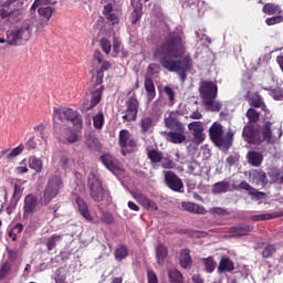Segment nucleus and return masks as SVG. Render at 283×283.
<instances>
[{
  "label": "nucleus",
  "mask_w": 283,
  "mask_h": 283,
  "mask_svg": "<svg viewBox=\"0 0 283 283\" xmlns=\"http://www.w3.org/2000/svg\"><path fill=\"white\" fill-rule=\"evenodd\" d=\"M127 255H128V252L125 245H120L115 250V260H117L118 262L125 260Z\"/></svg>",
  "instance_id": "obj_35"
},
{
  "label": "nucleus",
  "mask_w": 283,
  "mask_h": 283,
  "mask_svg": "<svg viewBox=\"0 0 283 283\" xmlns=\"http://www.w3.org/2000/svg\"><path fill=\"white\" fill-rule=\"evenodd\" d=\"M239 187L240 189H244L245 191H248V193H250V196H252L253 198H256V200L264 198V192L255 190V188L251 187V185H249V182L247 181H242Z\"/></svg>",
  "instance_id": "obj_24"
},
{
  "label": "nucleus",
  "mask_w": 283,
  "mask_h": 283,
  "mask_svg": "<svg viewBox=\"0 0 283 283\" xmlns=\"http://www.w3.org/2000/svg\"><path fill=\"white\" fill-rule=\"evenodd\" d=\"M88 187L91 190V198H93L95 202H103L105 198V188H103V184L98 176L95 174L88 176Z\"/></svg>",
  "instance_id": "obj_11"
},
{
  "label": "nucleus",
  "mask_w": 283,
  "mask_h": 283,
  "mask_svg": "<svg viewBox=\"0 0 283 283\" xmlns=\"http://www.w3.org/2000/svg\"><path fill=\"white\" fill-rule=\"evenodd\" d=\"M192 283H205V279L200 274H192Z\"/></svg>",
  "instance_id": "obj_58"
},
{
  "label": "nucleus",
  "mask_w": 283,
  "mask_h": 283,
  "mask_svg": "<svg viewBox=\"0 0 283 283\" xmlns=\"http://www.w3.org/2000/svg\"><path fill=\"white\" fill-rule=\"evenodd\" d=\"M165 93L167 94L169 101H174V90H171V87L166 86L165 88Z\"/></svg>",
  "instance_id": "obj_59"
},
{
  "label": "nucleus",
  "mask_w": 283,
  "mask_h": 283,
  "mask_svg": "<svg viewBox=\"0 0 283 283\" xmlns=\"http://www.w3.org/2000/svg\"><path fill=\"white\" fill-rule=\"evenodd\" d=\"M23 231V226L21 223H18L12 230L9 231V238L15 242L17 240V233H20Z\"/></svg>",
  "instance_id": "obj_43"
},
{
  "label": "nucleus",
  "mask_w": 283,
  "mask_h": 283,
  "mask_svg": "<svg viewBox=\"0 0 283 283\" xmlns=\"http://www.w3.org/2000/svg\"><path fill=\"white\" fill-rule=\"evenodd\" d=\"M148 70L150 72V74H158V72H160V65H158V64H150L148 66Z\"/></svg>",
  "instance_id": "obj_56"
},
{
  "label": "nucleus",
  "mask_w": 283,
  "mask_h": 283,
  "mask_svg": "<svg viewBox=\"0 0 283 283\" xmlns=\"http://www.w3.org/2000/svg\"><path fill=\"white\" fill-rule=\"evenodd\" d=\"M133 198L144 209H147V211H158V206L156 202H154L151 199L147 198L142 192H133Z\"/></svg>",
  "instance_id": "obj_14"
},
{
  "label": "nucleus",
  "mask_w": 283,
  "mask_h": 283,
  "mask_svg": "<svg viewBox=\"0 0 283 283\" xmlns=\"http://www.w3.org/2000/svg\"><path fill=\"white\" fill-rule=\"evenodd\" d=\"M64 138L67 143H78L80 136L77 130H65Z\"/></svg>",
  "instance_id": "obj_34"
},
{
  "label": "nucleus",
  "mask_w": 283,
  "mask_h": 283,
  "mask_svg": "<svg viewBox=\"0 0 283 283\" xmlns=\"http://www.w3.org/2000/svg\"><path fill=\"white\" fill-rule=\"evenodd\" d=\"M102 163L103 165H105L108 171H112L113 174H118V171H122L120 164H118V160H116V158H114L109 154L102 156Z\"/></svg>",
  "instance_id": "obj_18"
},
{
  "label": "nucleus",
  "mask_w": 283,
  "mask_h": 283,
  "mask_svg": "<svg viewBox=\"0 0 283 283\" xmlns=\"http://www.w3.org/2000/svg\"><path fill=\"white\" fill-rule=\"evenodd\" d=\"M188 129L192 132L193 143L196 145L205 143V127L202 126V122L190 123Z\"/></svg>",
  "instance_id": "obj_13"
},
{
  "label": "nucleus",
  "mask_w": 283,
  "mask_h": 283,
  "mask_svg": "<svg viewBox=\"0 0 283 283\" xmlns=\"http://www.w3.org/2000/svg\"><path fill=\"white\" fill-rule=\"evenodd\" d=\"M145 90L148 93V101H154L156 96V86H154V81L149 77L145 80Z\"/></svg>",
  "instance_id": "obj_29"
},
{
  "label": "nucleus",
  "mask_w": 283,
  "mask_h": 283,
  "mask_svg": "<svg viewBox=\"0 0 283 283\" xmlns=\"http://www.w3.org/2000/svg\"><path fill=\"white\" fill-rule=\"evenodd\" d=\"M224 271H233V262L228 258L221 259L218 268V273H224Z\"/></svg>",
  "instance_id": "obj_31"
},
{
  "label": "nucleus",
  "mask_w": 283,
  "mask_h": 283,
  "mask_svg": "<svg viewBox=\"0 0 283 283\" xmlns=\"http://www.w3.org/2000/svg\"><path fill=\"white\" fill-rule=\"evenodd\" d=\"M12 269V265L8 262H6L1 268H0V280H3L6 276L10 274V271Z\"/></svg>",
  "instance_id": "obj_42"
},
{
  "label": "nucleus",
  "mask_w": 283,
  "mask_h": 283,
  "mask_svg": "<svg viewBox=\"0 0 283 283\" xmlns=\"http://www.w3.org/2000/svg\"><path fill=\"white\" fill-rule=\"evenodd\" d=\"M104 17L111 25H118L123 11L120 10V0H104Z\"/></svg>",
  "instance_id": "obj_8"
},
{
  "label": "nucleus",
  "mask_w": 283,
  "mask_h": 283,
  "mask_svg": "<svg viewBox=\"0 0 283 283\" xmlns=\"http://www.w3.org/2000/svg\"><path fill=\"white\" fill-rule=\"evenodd\" d=\"M56 242H61L60 235H53L49 239V241L46 243L49 251H52V249H54V247H56Z\"/></svg>",
  "instance_id": "obj_45"
},
{
  "label": "nucleus",
  "mask_w": 283,
  "mask_h": 283,
  "mask_svg": "<svg viewBox=\"0 0 283 283\" xmlns=\"http://www.w3.org/2000/svg\"><path fill=\"white\" fill-rule=\"evenodd\" d=\"M251 105L254 107H261L263 111L266 109V105L262 102V97L260 95H255L250 99Z\"/></svg>",
  "instance_id": "obj_40"
},
{
  "label": "nucleus",
  "mask_w": 283,
  "mask_h": 283,
  "mask_svg": "<svg viewBox=\"0 0 283 283\" xmlns=\"http://www.w3.org/2000/svg\"><path fill=\"white\" fill-rule=\"evenodd\" d=\"M264 14H280L282 12V8L277 4L266 3L263 7Z\"/></svg>",
  "instance_id": "obj_32"
},
{
  "label": "nucleus",
  "mask_w": 283,
  "mask_h": 283,
  "mask_svg": "<svg viewBox=\"0 0 283 283\" xmlns=\"http://www.w3.org/2000/svg\"><path fill=\"white\" fill-rule=\"evenodd\" d=\"M99 65H101L102 71L109 70L112 67V64H109V62H107V61H103Z\"/></svg>",
  "instance_id": "obj_62"
},
{
  "label": "nucleus",
  "mask_w": 283,
  "mask_h": 283,
  "mask_svg": "<svg viewBox=\"0 0 283 283\" xmlns=\"http://www.w3.org/2000/svg\"><path fill=\"white\" fill-rule=\"evenodd\" d=\"M181 207H182V209H185V211H189L190 213H198L200 216H202L207 212L201 206H198V205L191 203V202H187V201H184L181 203Z\"/></svg>",
  "instance_id": "obj_23"
},
{
  "label": "nucleus",
  "mask_w": 283,
  "mask_h": 283,
  "mask_svg": "<svg viewBox=\"0 0 283 283\" xmlns=\"http://www.w3.org/2000/svg\"><path fill=\"white\" fill-rule=\"evenodd\" d=\"M101 48L105 54H109V52H112V42H109L107 39H102Z\"/></svg>",
  "instance_id": "obj_46"
},
{
  "label": "nucleus",
  "mask_w": 283,
  "mask_h": 283,
  "mask_svg": "<svg viewBox=\"0 0 283 283\" xmlns=\"http://www.w3.org/2000/svg\"><path fill=\"white\" fill-rule=\"evenodd\" d=\"M128 208L132 210V211H140V208L134 203L133 201H129L128 202Z\"/></svg>",
  "instance_id": "obj_61"
},
{
  "label": "nucleus",
  "mask_w": 283,
  "mask_h": 283,
  "mask_svg": "<svg viewBox=\"0 0 283 283\" xmlns=\"http://www.w3.org/2000/svg\"><path fill=\"white\" fill-rule=\"evenodd\" d=\"M28 164H25V159L20 163L18 167H15V174H19L20 176L23 174H28Z\"/></svg>",
  "instance_id": "obj_47"
},
{
  "label": "nucleus",
  "mask_w": 283,
  "mask_h": 283,
  "mask_svg": "<svg viewBox=\"0 0 283 283\" xmlns=\"http://www.w3.org/2000/svg\"><path fill=\"white\" fill-rule=\"evenodd\" d=\"M102 220L103 222H106V224H112V222H114V217L111 213H104Z\"/></svg>",
  "instance_id": "obj_54"
},
{
  "label": "nucleus",
  "mask_w": 283,
  "mask_h": 283,
  "mask_svg": "<svg viewBox=\"0 0 283 283\" xmlns=\"http://www.w3.org/2000/svg\"><path fill=\"white\" fill-rule=\"evenodd\" d=\"M209 136L212 143L217 145V147H224L226 149H229V147H231V139L233 138V133L228 132L224 135L222 124L214 122L212 124V127L209 128Z\"/></svg>",
  "instance_id": "obj_5"
},
{
  "label": "nucleus",
  "mask_w": 283,
  "mask_h": 283,
  "mask_svg": "<svg viewBox=\"0 0 283 283\" xmlns=\"http://www.w3.org/2000/svg\"><path fill=\"white\" fill-rule=\"evenodd\" d=\"M150 128H151V118L145 117L144 119H142L143 132H149Z\"/></svg>",
  "instance_id": "obj_49"
},
{
  "label": "nucleus",
  "mask_w": 283,
  "mask_h": 283,
  "mask_svg": "<svg viewBox=\"0 0 283 283\" xmlns=\"http://www.w3.org/2000/svg\"><path fill=\"white\" fill-rule=\"evenodd\" d=\"M156 59H160V64L168 72L179 74L181 81L187 78L185 72L191 70V57L185 55V45L180 36H170L165 43L155 50Z\"/></svg>",
  "instance_id": "obj_1"
},
{
  "label": "nucleus",
  "mask_w": 283,
  "mask_h": 283,
  "mask_svg": "<svg viewBox=\"0 0 283 283\" xmlns=\"http://www.w3.org/2000/svg\"><path fill=\"white\" fill-rule=\"evenodd\" d=\"M273 251H275V248H273V245H268V247L263 250V258H270V255L273 254Z\"/></svg>",
  "instance_id": "obj_53"
},
{
  "label": "nucleus",
  "mask_w": 283,
  "mask_h": 283,
  "mask_svg": "<svg viewBox=\"0 0 283 283\" xmlns=\"http://www.w3.org/2000/svg\"><path fill=\"white\" fill-rule=\"evenodd\" d=\"M148 283H158V276L154 271H148Z\"/></svg>",
  "instance_id": "obj_55"
},
{
  "label": "nucleus",
  "mask_w": 283,
  "mask_h": 283,
  "mask_svg": "<svg viewBox=\"0 0 283 283\" xmlns=\"http://www.w3.org/2000/svg\"><path fill=\"white\" fill-rule=\"evenodd\" d=\"M199 91L205 108L208 112H218L219 109H222V103L220 101H216V98H218V85L216 83L202 82Z\"/></svg>",
  "instance_id": "obj_3"
},
{
  "label": "nucleus",
  "mask_w": 283,
  "mask_h": 283,
  "mask_svg": "<svg viewBox=\"0 0 283 283\" xmlns=\"http://www.w3.org/2000/svg\"><path fill=\"white\" fill-rule=\"evenodd\" d=\"M165 125L168 129L185 132V125L178 122V114L176 112H167L165 114Z\"/></svg>",
  "instance_id": "obj_12"
},
{
  "label": "nucleus",
  "mask_w": 283,
  "mask_h": 283,
  "mask_svg": "<svg viewBox=\"0 0 283 283\" xmlns=\"http://www.w3.org/2000/svg\"><path fill=\"white\" fill-rule=\"evenodd\" d=\"M148 158L151 160V163H160L163 155L156 150H150L148 151Z\"/></svg>",
  "instance_id": "obj_44"
},
{
  "label": "nucleus",
  "mask_w": 283,
  "mask_h": 283,
  "mask_svg": "<svg viewBox=\"0 0 283 283\" xmlns=\"http://www.w3.org/2000/svg\"><path fill=\"white\" fill-rule=\"evenodd\" d=\"M31 34L30 24L27 22L24 27L7 31V43L9 45H23V43L30 40Z\"/></svg>",
  "instance_id": "obj_7"
},
{
  "label": "nucleus",
  "mask_w": 283,
  "mask_h": 283,
  "mask_svg": "<svg viewBox=\"0 0 283 283\" xmlns=\"http://www.w3.org/2000/svg\"><path fill=\"white\" fill-rule=\"evenodd\" d=\"M122 50H123V48H120V42L115 39L114 43H113V52H115V56H118V54H120Z\"/></svg>",
  "instance_id": "obj_51"
},
{
  "label": "nucleus",
  "mask_w": 283,
  "mask_h": 283,
  "mask_svg": "<svg viewBox=\"0 0 283 283\" xmlns=\"http://www.w3.org/2000/svg\"><path fill=\"white\" fill-rule=\"evenodd\" d=\"M52 6H54L52 0H35L33 2L31 10H38V14L43 19V22L38 25V32L43 30L48 25V21L52 19V14H54Z\"/></svg>",
  "instance_id": "obj_6"
},
{
  "label": "nucleus",
  "mask_w": 283,
  "mask_h": 283,
  "mask_svg": "<svg viewBox=\"0 0 283 283\" xmlns=\"http://www.w3.org/2000/svg\"><path fill=\"white\" fill-rule=\"evenodd\" d=\"M168 277L170 283H182V273L176 269L168 271Z\"/></svg>",
  "instance_id": "obj_33"
},
{
  "label": "nucleus",
  "mask_w": 283,
  "mask_h": 283,
  "mask_svg": "<svg viewBox=\"0 0 283 283\" xmlns=\"http://www.w3.org/2000/svg\"><path fill=\"white\" fill-rule=\"evenodd\" d=\"M166 258H167V248L163 244L157 245L156 248L157 264H164Z\"/></svg>",
  "instance_id": "obj_30"
},
{
  "label": "nucleus",
  "mask_w": 283,
  "mask_h": 283,
  "mask_svg": "<svg viewBox=\"0 0 283 283\" xmlns=\"http://www.w3.org/2000/svg\"><path fill=\"white\" fill-rule=\"evenodd\" d=\"M179 262L182 269L191 268V255L189 254V250H181Z\"/></svg>",
  "instance_id": "obj_26"
},
{
  "label": "nucleus",
  "mask_w": 283,
  "mask_h": 283,
  "mask_svg": "<svg viewBox=\"0 0 283 283\" xmlns=\"http://www.w3.org/2000/svg\"><path fill=\"white\" fill-rule=\"evenodd\" d=\"M186 139H187V136H185V130H175V132L168 133V140L170 143H174L175 145L185 143Z\"/></svg>",
  "instance_id": "obj_22"
},
{
  "label": "nucleus",
  "mask_w": 283,
  "mask_h": 283,
  "mask_svg": "<svg viewBox=\"0 0 283 283\" xmlns=\"http://www.w3.org/2000/svg\"><path fill=\"white\" fill-rule=\"evenodd\" d=\"M53 120L59 125V123H63L67 120V123H72L75 129H81L83 127V120L78 118V113H76L72 108L66 107H55L53 108Z\"/></svg>",
  "instance_id": "obj_4"
},
{
  "label": "nucleus",
  "mask_w": 283,
  "mask_h": 283,
  "mask_svg": "<svg viewBox=\"0 0 283 283\" xmlns=\"http://www.w3.org/2000/svg\"><path fill=\"white\" fill-rule=\"evenodd\" d=\"M119 146L123 149H134L136 147V140L132 138V134H129V130L123 129L119 133Z\"/></svg>",
  "instance_id": "obj_19"
},
{
  "label": "nucleus",
  "mask_w": 283,
  "mask_h": 283,
  "mask_svg": "<svg viewBox=\"0 0 283 283\" xmlns=\"http://www.w3.org/2000/svg\"><path fill=\"white\" fill-rule=\"evenodd\" d=\"M251 231H253V227L251 226H239V227L232 228L231 237L240 238V235H247V233H251Z\"/></svg>",
  "instance_id": "obj_25"
},
{
  "label": "nucleus",
  "mask_w": 283,
  "mask_h": 283,
  "mask_svg": "<svg viewBox=\"0 0 283 283\" xmlns=\"http://www.w3.org/2000/svg\"><path fill=\"white\" fill-rule=\"evenodd\" d=\"M87 145H88V147H91V149H97V147H98V139L91 138V139L87 140Z\"/></svg>",
  "instance_id": "obj_57"
},
{
  "label": "nucleus",
  "mask_w": 283,
  "mask_h": 283,
  "mask_svg": "<svg viewBox=\"0 0 283 283\" xmlns=\"http://www.w3.org/2000/svg\"><path fill=\"white\" fill-rule=\"evenodd\" d=\"M190 117L195 118L196 120H199V118H202V114H200V112H195Z\"/></svg>",
  "instance_id": "obj_64"
},
{
  "label": "nucleus",
  "mask_w": 283,
  "mask_h": 283,
  "mask_svg": "<svg viewBox=\"0 0 283 283\" xmlns=\"http://www.w3.org/2000/svg\"><path fill=\"white\" fill-rule=\"evenodd\" d=\"M94 63H98L101 65L103 63V53L101 51H96L93 55Z\"/></svg>",
  "instance_id": "obj_52"
},
{
  "label": "nucleus",
  "mask_w": 283,
  "mask_h": 283,
  "mask_svg": "<svg viewBox=\"0 0 283 283\" xmlns=\"http://www.w3.org/2000/svg\"><path fill=\"white\" fill-rule=\"evenodd\" d=\"M75 202L77 205L78 211L85 220H88V222H92L94 220V217L92 213H90V210L87 209V202H85V199L82 198L81 196H77L75 198Z\"/></svg>",
  "instance_id": "obj_21"
},
{
  "label": "nucleus",
  "mask_w": 283,
  "mask_h": 283,
  "mask_svg": "<svg viewBox=\"0 0 283 283\" xmlns=\"http://www.w3.org/2000/svg\"><path fill=\"white\" fill-rule=\"evenodd\" d=\"M94 127L96 129H101L103 127V124L105 123V117L103 116V113H98L93 117Z\"/></svg>",
  "instance_id": "obj_41"
},
{
  "label": "nucleus",
  "mask_w": 283,
  "mask_h": 283,
  "mask_svg": "<svg viewBox=\"0 0 283 283\" xmlns=\"http://www.w3.org/2000/svg\"><path fill=\"white\" fill-rule=\"evenodd\" d=\"M248 160L253 167H260V165H262V154L258 151H250L248 154Z\"/></svg>",
  "instance_id": "obj_28"
},
{
  "label": "nucleus",
  "mask_w": 283,
  "mask_h": 283,
  "mask_svg": "<svg viewBox=\"0 0 283 283\" xmlns=\"http://www.w3.org/2000/svg\"><path fill=\"white\" fill-rule=\"evenodd\" d=\"M8 255H9V260H11V262H14L17 260V251L9 250Z\"/></svg>",
  "instance_id": "obj_60"
},
{
  "label": "nucleus",
  "mask_w": 283,
  "mask_h": 283,
  "mask_svg": "<svg viewBox=\"0 0 283 283\" xmlns=\"http://www.w3.org/2000/svg\"><path fill=\"white\" fill-rule=\"evenodd\" d=\"M247 118L250 120V123H258V120H260V113H258V111L254 108H250L247 112Z\"/></svg>",
  "instance_id": "obj_39"
},
{
  "label": "nucleus",
  "mask_w": 283,
  "mask_h": 283,
  "mask_svg": "<svg viewBox=\"0 0 283 283\" xmlns=\"http://www.w3.org/2000/svg\"><path fill=\"white\" fill-rule=\"evenodd\" d=\"M23 149H25L23 144H20L18 147L13 148L11 151L7 154L8 160H12V158H17V156H20V154H23Z\"/></svg>",
  "instance_id": "obj_38"
},
{
  "label": "nucleus",
  "mask_w": 283,
  "mask_h": 283,
  "mask_svg": "<svg viewBox=\"0 0 283 283\" xmlns=\"http://www.w3.org/2000/svg\"><path fill=\"white\" fill-rule=\"evenodd\" d=\"M250 181L252 185L256 187H266V182L269 179L266 178V174L262 170H251L250 171Z\"/></svg>",
  "instance_id": "obj_17"
},
{
  "label": "nucleus",
  "mask_w": 283,
  "mask_h": 283,
  "mask_svg": "<svg viewBox=\"0 0 283 283\" xmlns=\"http://www.w3.org/2000/svg\"><path fill=\"white\" fill-rule=\"evenodd\" d=\"M140 8L142 6L139 4L132 13L133 17V23H136V21H138L140 19V17L143 15V13L140 12Z\"/></svg>",
  "instance_id": "obj_50"
},
{
  "label": "nucleus",
  "mask_w": 283,
  "mask_h": 283,
  "mask_svg": "<svg viewBox=\"0 0 283 283\" xmlns=\"http://www.w3.org/2000/svg\"><path fill=\"white\" fill-rule=\"evenodd\" d=\"M138 115V99L130 97L126 103V111L123 118L125 120H136Z\"/></svg>",
  "instance_id": "obj_15"
},
{
  "label": "nucleus",
  "mask_w": 283,
  "mask_h": 283,
  "mask_svg": "<svg viewBox=\"0 0 283 283\" xmlns=\"http://www.w3.org/2000/svg\"><path fill=\"white\" fill-rule=\"evenodd\" d=\"M202 262L207 273H213V271H216V261H213V258L209 256L202 259Z\"/></svg>",
  "instance_id": "obj_36"
},
{
  "label": "nucleus",
  "mask_w": 283,
  "mask_h": 283,
  "mask_svg": "<svg viewBox=\"0 0 283 283\" xmlns=\"http://www.w3.org/2000/svg\"><path fill=\"white\" fill-rule=\"evenodd\" d=\"M243 137L247 143H277L282 138V125L266 123L260 132L254 130L253 126H245Z\"/></svg>",
  "instance_id": "obj_2"
},
{
  "label": "nucleus",
  "mask_w": 283,
  "mask_h": 283,
  "mask_svg": "<svg viewBox=\"0 0 283 283\" xmlns=\"http://www.w3.org/2000/svg\"><path fill=\"white\" fill-rule=\"evenodd\" d=\"M43 129H45V125L40 124L34 127V132H40V134H43Z\"/></svg>",
  "instance_id": "obj_63"
},
{
  "label": "nucleus",
  "mask_w": 283,
  "mask_h": 283,
  "mask_svg": "<svg viewBox=\"0 0 283 283\" xmlns=\"http://www.w3.org/2000/svg\"><path fill=\"white\" fill-rule=\"evenodd\" d=\"M30 169H33L35 174H41L43 170V161L36 157H30L28 160Z\"/></svg>",
  "instance_id": "obj_27"
},
{
  "label": "nucleus",
  "mask_w": 283,
  "mask_h": 283,
  "mask_svg": "<svg viewBox=\"0 0 283 283\" xmlns=\"http://www.w3.org/2000/svg\"><path fill=\"white\" fill-rule=\"evenodd\" d=\"M103 96V87L97 84L94 88H91L83 98L82 112H90L94 109L99 103Z\"/></svg>",
  "instance_id": "obj_10"
},
{
  "label": "nucleus",
  "mask_w": 283,
  "mask_h": 283,
  "mask_svg": "<svg viewBox=\"0 0 283 283\" xmlns=\"http://www.w3.org/2000/svg\"><path fill=\"white\" fill-rule=\"evenodd\" d=\"M62 185L63 181L61 180V177L56 175L51 176L44 190V193L41 197L42 205H50V202L54 200V197L59 196V191L61 190Z\"/></svg>",
  "instance_id": "obj_9"
},
{
  "label": "nucleus",
  "mask_w": 283,
  "mask_h": 283,
  "mask_svg": "<svg viewBox=\"0 0 283 283\" xmlns=\"http://www.w3.org/2000/svg\"><path fill=\"white\" fill-rule=\"evenodd\" d=\"M165 180L172 191H182V180L171 171H165Z\"/></svg>",
  "instance_id": "obj_16"
},
{
  "label": "nucleus",
  "mask_w": 283,
  "mask_h": 283,
  "mask_svg": "<svg viewBox=\"0 0 283 283\" xmlns=\"http://www.w3.org/2000/svg\"><path fill=\"white\" fill-rule=\"evenodd\" d=\"M36 207H39V201L36 200V197H34L33 195H28L24 198V217L28 218V216H32V213L36 211Z\"/></svg>",
  "instance_id": "obj_20"
},
{
  "label": "nucleus",
  "mask_w": 283,
  "mask_h": 283,
  "mask_svg": "<svg viewBox=\"0 0 283 283\" xmlns=\"http://www.w3.org/2000/svg\"><path fill=\"white\" fill-rule=\"evenodd\" d=\"M283 17L282 15H276L273 18H268L265 20L266 25H275V23H282Z\"/></svg>",
  "instance_id": "obj_48"
},
{
  "label": "nucleus",
  "mask_w": 283,
  "mask_h": 283,
  "mask_svg": "<svg viewBox=\"0 0 283 283\" xmlns=\"http://www.w3.org/2000/svg\"><path fill=\"white\" fill-rule=\"evenodd\" d=\"M229 191V184L224 182V181H221V182H217L214 186H213V189H212V192L213 193H224Z\"/></svg>",
  "instance_id": "obj_37"
}]
</instances>
